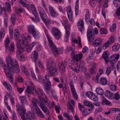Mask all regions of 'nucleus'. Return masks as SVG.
I'll list each match as a JSON object with an SVG mask.
<instances>
[{
  "label": "nucleus",
  "mask_w": 120,
  "mask_h": 120,
  "mask_svg": "<svg viewBox=\"0 0 120 120\" xmlns=\"http://www.w3.org/2000/svg\"><path fill=\"white\" fill-rule=\"evenodd\" d=\"M93 30L91 29H89L87 31V36L90 42H92L94 38V37L93 34L92 32Z\"/></svg>",
  "instance_id": "nucleus-16"
},
{
  "label": "nucleus",
  "mask_w": 120,
  "mask_h": 120,
  "mask_svg": "<svg viewBox=\"0 0 120 120\" xmlns=\"http://www.w3.org/2000/svg\"><path fill=\"white\" fill-rule=\"evenodd\" d=\"M107 30L105 28H101L100 29V32L101 34H106L107 33Z\"/></svg>",
  "instance_id": "nucleus-42"
},
{
  "label": "nucleus",
  "mask_w": 120,
  "mask_h": 120,
  "mask_svg": "<svg viewBox=\"0 0 120 120\" xmlns=\"http://www.w3.org/2000/svg\"><path fill=\"white\" fill-rule=\"evenodd\" d=\"M120 98V96L119 95V93L118 92H117L114 95H113V98L115 100H118Z\"/></svg>",
  "instance_id": "nucleus-50"
},
{
  "label": "nucleus",
  "mask_w": 120,
  "mask_h": 120,
  "mask_svg": "<svg viewBox=\"0 0 120 120\" xmlns=\"http://www.w3.org/2000/svg\"><path fill=\"white\" fill-rule=\"evenodd\" d=\"M111 44L108 41H106L103 45L102 46L103 49H106L108 47H109V45Z\"/></svg>",
  "instance_id": "nucleus-44"
},
{
  "label": "nucleus",
  "mask_w": 120,
  "mask_h": 120,
  "mask_svg": "<svg viewBox=\"0 0 120 120\" xmlns=\"http://www.w3.org/2000/svg\"><path fill=\"white\" fill-rule=\"evenodd\" d=\"M110 63H114L117 61L116 59H115L114 57H112V56L110 57Z\"/></svg>",
  "instance_id": "nucleus-52"
},
{
  "label": "nucleus",
  "mask_w": 120,
  "mask_h": 120,
  "mask_svg": "<svg viewBox=\"0 0 120 120\" xmlns=\"http://www.w3.org/2000/svg\"><path fill=\"white\" fill-rule=\"evenodd\" d=\"M102 104H105L109 105L110 104V102L106 100V99L104 98L102 100Z\"/></svg>",
  "instance_id": "nucleus-51"
},
{
  "label": "nucleus",
  "mask_w": 120,
  "mask_h": 120,
  "mask_svg": "<svg viewBox=\"0 0 120 120\" xmlns=\"http://www.w3.org/2000/svg\"><path fill=\"white\" fill-rule=\"evenodd\" d=\"M116 24L113 23L110 29V31L112 32H114L116 28Z\"/></svg>",
  "instance_id": "nucleus-48"
},
{
  "label": "nucleus",
  "mask_w": 120,
  "mask_h": 120,
  "mask_svg": "<svg viewBox=\"0 0 120 120\" xmlns=\"http://www.w3.org/2000/svg\"><path fill=\"white\" fill-rule=\"evenodd\" d=\"M83 103L85 105L90 108V109H93L94 106L92 102L87 100H85L84 101Z\"/></svg>",
  "instance_id": "nucleus-20"
},
{
  "label": "nucleus",
  "mask_w": 120,
  "mask_h": 120,
  "mask_svg": "<svg viewBox=\"0 0 120 120\" xmlns=\"http://www.w3.org/2000/svg\"><path fill=\"white\" fill-rule=\"evenodd\" d=\"M46 105L50 109H52L53 107L54 106V102H53L52 103L49 101L47 102V103Z\"/></svg>",
  "instance_id": "nucleus-47"
},
{
  "label": "nucleus",
  "mask_w": 120,
  "mask_h": 120,
  "mask_svg": "<svg viewBox=\"0 0 120 120\" xmlns=\"http://www.w3.org/2000/svg\"><path fill=\"white\" fill-rule=\"evenodd\" d=\"M22 70L23 72L27 76L28 75L30 74L28 72L27 68L23 66L22 67Z\"/></svg>",
  "instance_id": "nucleus-45"
},
{
  "label": "nucleus",
  "mask_w": 120,
  "mask_h": 120,
  "mask_svg": "<svg viewBox=\"0 0 120 120\" xmlns=\"http://www.w3.org/2000/svg\"><path fill=\"white\" fill-rule=\"evenodd\" d=\"M38 80L40 82H45L44 79L42 78V77L40 75H38Z\"/></svg>",
  "instance_id": "nucleus-59"
},
{
  "label": "nucleus",
  "mask_w": 120,
  "mask_h": 120,
  "mask_svg": "<svg viewBox=\"0 0 120 120\" xmlns=\"http://www.w3.org/2000/svg\"><path fill=\"white\" fill-rule=\"evenodd\" d=\"M26 37L22 36V38L18 41L16 44V56L18 60H22V58L24 57L22 52L24 51V48L28 44V40Z\"/></svg>",
  "instance_id": "nucleus-2"
},
{
  "label": "nucleus",
  "mask_w": 120,
  "mask_h": 120,
  "mask_svg": "<svg viewBox=\"0 0 120 120\" xmlns=\"http://www.w3.org/2000/svg\"><path fill=\"white\" fill-rule=\"evenodd\" d=\"M10 42L9 38L7 37L4 41V44L6 50H8L9 52L11 54L15 52V45L14 43H12L8 46Z\"/></svg>",
  "instance_id": "nucleus-7"
},
{
  "label": "nucleus",
  "mask_w": 120,
  "mask_h": 120,
  "mask_svg": "<svg viewBox=\"0 0 120 120\" xmlns=\"http://www.w3.org/2000/svg\"><path fill=\"white\" fill-rule=\"evenodd\" d=\"M35 111L36 113L39 117L41 118H45L44 115L39 108L36 110Z\"/></svg>",
  "instance_id": "nucleus-21"
},
{
  "label": "nucleus",
  "mask_w": 120,
  "mask_h": 120,
  "mask_svg": "<svg viewBox=\"0 0 120 120\" xmlns=\"http://www.w3.org/2000/svg\"><path fill=\"white\" fill-rule=\"evenodd\" d=\"M96 92L97 94L101 95H102L104 93V92L103 89L100 87H98L96 88Z\"/></svg>",
  "instance_id": "nucleus-34"
},
{
  "label": "nucleus",
  "mask_w": 120,
  "mask_h": 120,
  "mask_svg": "<svg viewBox=\"0 0 120 120\" xmlns=\"http://www.w3.org/2000/svg\"><path fill=\"white\" fill-rule=\"evenodd\" d=\"M47 39L49 43V47L51 48V50L53 52V53L56 56L59 54V51L56 46L54 44L52 40L50 38L48 35L47 36Z\"/></svg>",
  "instance_id": "nucleus-9"
},
{
  "label": "nucleus",
  "mask_w": 120,
  "mask_h": 120,
  "mask_svg": "<svg viewBox=\"0 0 120 120\" xmlns=\"http://www.w3.org/2000/svg\"><path fill=\"white\" fill-rule=\"evenodd\" d=\"M49 8L50 13L52 16L55 17L58 15V14L52 7H49Z\"/></svg>",
  "instance_id": "nucleus-19"
},
{
  "label": "nucleus",
  "mask_w": 120,
  "mask_h": 120,
  "mask_svg": "<svg viewBox=\"0 0 120 120\" xmlns=\"http://www.w3.org/2000/svg\"><path fill=\"white\" fill-rule=\"evenodd\" d=\"M116 15L118 16H120V6L117 9L116 12Z\"/></svg>",
  "instance_id": "nucleus-64"
},
{
  "label": "nucleus",
  "mask_w": 120,
  "mask_h": 120,
  "mask_svg": "<svg viewBox=\"0 0 120 120\" xmlns=\"http://www.w3.org/2000/svg\"><path fill=\"white\" fill-rule=\"evenodd\" d=\"M37 63L38 64V66L41 69L44 68V66L41 63V61L40 60L38 61Z\"/></svg>",
  "instance_id": "nucleus-56"
},
{
  "label": "nucleus",
  "mask_w": 120,
  "mask_h": 120,
  "mask_svg": "<svg viewBox=\"0 0 120 120\" xmlns=\"http://www.w3.org/2000/svg\"><path fill=\"white\" fill-rule=\"evenodd\" d=\"M34 88L32 86H28L26 90V93L29 94H33L34 92Z\"/></svg>",
  "instance_id": "nucleus-27"
},
{
  "label": "nucleus",
  "mask_w": 120,
  "mask_h": 120,
  "mask_svg": "<svg viewBox=\"0 0 120 120\" xmlns=\"http://www.w3.org/2000/svg\"><path fill=\"white\" fill-rule=\"evenodd\" d=\"M105 96L110 99H112L113 97V94L111 92L108 90H106L105 92Z\"/></svg>",
  "instance_id": "nucleus-23"
},
{
  "label": "nucleus",
  "mask_w": 120,
  "mask_h": 120,
  "mask_svg": "<svg viewBox=\"0 0 120 120\" xmlns=\"http://www.w3.org/2000/svg\"><path fill=\"white\" fill-rule=\"evenodd\" d=\"M27 30L28 33L32 34L34 38L36 39H39L40 37V33L36 31L33 25H30L28 26Z\"/></svg>",
  "instance_id": "nucleus-5"
},
{
  "label": "nucleus",
  "mask_w": 120,
  "mask_h": 120,
  "mask_svg": "<svg viewBox=\"0 0 120 120\" xmlns=\"http://www.w3.org/2000/svg\"><path fill=\"white\" fill-rule=\"evenodd\" d=\"M89 4L91 6L94 7L95 5V3L94 0H90L89 2Z\"/></svg>",
  "instance_id": "nucleus-57"
},
{
  "label": "nucleus",
  "mask_w": 120,
  "mask_h": 120,
  "mask_svg": "<svg viewBox=\"0 0 120 120\" xmlns=\"http://www.w3.org/2000/svg\"><path fill=\"white\" fill-rule=\"evenodd\" d=\"M109 54L108 52L105 51L102 55V57L104 59L106 63H108L109 62Z\"/></svg>",
  "instance_id": "nucleus-22"
},
{
  "label": "nucleus",
  "mask_w": 120,
  "mask_h": 120,
  "mask_svg": "<svg viewBox=\"0 0 120 120\" xmlns=\"http://www.w3.org/2000/svg\"><path fill=\"white\" fill-rule=\"evenodd\" d=\"M22 120H36V117L33 113L30 112H28L26 113V118L22 117Z\"/></svg>",
  "instance_id": "nucleus-10"
},
{
  "label": "nucleus",
  "mask_w": 120,
  "mask_h": 120,
  "mask_svg": "<svg viewBox=\"0 0 120 120\" xmlns=\"http://www.w3.org/2000/svg\"><path fill=\"white\" fill-rule=\"evenodd\" d=\"M19 99L22 104V105H27L28 102L27 98L25 96H21L19 97Z\"/></svg>",
  "instance_id": "nucleus-18"
},
{
  "label": "nucleus",
  "mask_w": 120,
  "mask_h": 120,
  "mask_svg": "<svg viewBox=\"0 0 120 120\" xmlns=\"http://www.w3.org/2000/svg\"><path fill=\"white\" fill-rule=\"evenodd\" d=\"M103 73V70L102 69H100L98 72L97 74L95 79V82L97 83H99L103 85H106L107 82L106 79L105 78L101 77L99 81H98L99 78Z\"/></svg>",
  "instance_id": "nucleus-6"
},
{
  "label": "nucleus",
  "mask_w": 120,
  "mask_h": 120,
  "mask_svg": "<svg viewBox=\"0 0 120 120\" xmlns=\"http://www.w3.org/2000/svg\"><path fill=\"white\" fill-rule=\"evenodd\" d=\"M14 38L15 40H18L19 35V33L18 30L17 29H15V30L14 34Z\"/></svg>",
  "instance_id": "nucleus-28"
},
{
  "label": "nucleus",
  "mask_w": 120,
  "mask_h": 120,
  "mask_svg": "<svg viewBox=\"0 0 120 120\" xmlns=\"http://www.w3.org/2000/svg\"><path fill=\"white\" fill-rule=\"evenodd\" d=\"M52 33L55 38L57 40L59 39L61 36V32L56 28L53 27L52 28Z\"/></svg>",
  "instance_id": "nucleus-11"
},
{
  "label": "nucleus",
  "mask_w": 120,
  "mask_h": 120,
  "mask_svg": "<svg viewBox=\"0 0 120 120\" xmlns=\"http://www.w3.org/2000/svg\"><path fill=\"white\" fill-rule=\"evenodd\" d=\"M47 68L51 75H54L57 74L55 63L53 59H50L47 61Z\"/></svg>",
  "instance_id": "nucleus-4"
},
{
  "label": "nucleus",
  "mask_w": 120,
  "mask_h": 120,
  "mask_svg": "<svg viewBox=\"0 0 120 120\" xmlns=\"http://www.w3.org/2000/svg\"><path fill=\"white\" fill-rule=\"evenodd\" d=\"M36 92L39 96V100L37 102L38 105L45 113H47V114H49V111L48 108L41 100L43 99V98L44 97H45L43 91L40 88H37V90L36 91Z\"/></svg>",
  "instance_id": "nucleus-3"
},
{
  "label": "nucleus",
  "mask_w": 120,
  "mask_h": 120,
  "mask_svg": "<svg viewBox=\"0 0 120 120\" xmlns=\"http://www.w3.org/2000/svg\"><path fill=\"white\" fill-rule=\"evenodd\" d=\"M102 40L100 38H98L95 40L94 42L93 45L95 46H99L102 43Z\"/></svg>",
  "instance_id": "nucleus-26"
},
{
  "label": "nucleus",
  "mask_w": 120,
  "mask_h": 120,
  "mask_svg": "<svg viewBox=\"0 0 120 120\" xmlns=\"http://www.w3.org/2000/svg\"><path fill=\"white\" fill-rule=\"evenodd\" d=\"M93 94V93L91 91L88 92L86 93V95L90 98V97H91V96Z\"/></svg>",
  "instance_id": "nucleus-62"
},
{
  "label": "nucleus",
  "mask_w": 120,
  "mask_h": 120,
  "mask_svg": "<svg viewBox=\"0 0 120 120\" xmlns=\"http://www.w3.org/2000/svg\"><path fill=\"white\" fill-rule=\"evenodd\" d=\"M16 18V17L15 15L14 14H12L11 15V21L13 25L15 23Z\"/></svg>",
  "instance_id": "nucleus-46"
},
{
  "label": "nucleus",
  "mask_w": 120,
  "mask_h": 120,
  "mask_svg": "<svg viewBox=\"0 0 120 120\" xmlns=\"http://www.w3.org/2000/svg\"><path fill=\"white\" fill-rule=\"evenodd\" d=\"M116 87L115 85H110L109 86V89L112 91H116Z\"/></svg>",
  "instance_id": "nucleus-49"
},
{
  "label": "nucleus",
  "mask_w": 120,
  "mask_h": 120,
  "mask_svg": "<svg viewBox=\"0 0 120 120\" xmlns=\"http://www.w3.org/2000/svg\"><path fill=\"white\" fill-rule=\"evenodd\" d=\"M51 85V82L50 81H47L46 84L45 90L46 91L50 90V87Z\"/></svg>",
  "instance_id": "nucleus-39"
},
{
  "label": "nucleus",
  "mask_w": 120,
  "mask_h": 120,
  "mask_svg": "<svg viewBox=\"0 0 120 120\" xmlns=\"http://www.w3.org/2000/svg\"><path fill=\"white\" fill-rule=\"evenodd\" d=\"M67 62L64 60L62 61L61 63L59 64V66H60V68L62 67L64 68H65L67 67Z\"/></svg>",
  "instance_id": "nucleus-30"
},
{
  "label": "nucleus",
  "mask_w": 120,
  "mask_h": 120,
  "mask_svg": "<svg viewBox=\"0 0 120 120\" xmlns=\"http://www.w3.org/2000/svg\"><path fill=\"white\" fill-rule=\"evenodd\" d=\"M90 99L93 101H96L97 99V96L94 95L93 93V94L92 95L91 97H90Z\"/></svg>",
  "instance_id": "nucleus-55"
},
{
  "label": "nucleus",
  "mask_w": 120,
  "mask_h": 120,
  "mask_svg": "<svg viewBox=\"0 0 120 120\" xmlns=\"http://www.w3.org/2000/svg\"><path fill=\"white\" fill-rule=\"evenodd\" d=\"M91 110L90 109H85L83 111L82 114L84 116H86L90 113V111Z\"/></svg>",
  "instance_id": "nucleus-36"
},
{
  "label": "nucleus",
  "mask_w": 120,
  "mask_h": 120,
  "mask_svg": "<svg viewBox=\"0 0 120 120\" xmlns=\"http://www.w3.org/2000/svg\"><path fill=\"white\" fill-rule=\"evenodd\" d=\"M17 11L20 13L22 12L24 14H26L25 10L22 8H19V9H17Z\"/></svg>",
  "instance_id": "nucleus-58"
},
{
  "label": "nucleus",
  "mask_w": 120,
  "mask_h": 120,
  "mask_svg": "<svg viewBox=\"0 0 120 120\" xmlns=\"http://www.w3.org/2000/svg\"><path fill=\"white\" fill-rule=\"evenodd\" d=\"M22 36L26 37V38L28 40V39H27V38H28L30 39L31 37L30 36V35L28 34H27V35L24 36V35L22 36ZM28 45L26 46V47H25V48H26L27 49V50L29 52L35 46L37 42L36 41H34L32 42V43L31 45H29V43L28 42Z\"/></svg>",
  "instance_id": "nucleus-13"
},
{
  "label": "nucleus",
  "mask_w": 120,
  "mask_h": 120,
  "mask_svg": "<svg viewBox=\"0 0 120 120\" xmlns=\"http://www.w3.org/2000/svg\"><path fill=\"white\" fill-rule=\"evenodd\" d=\"M61 22L62 23L64 26V27H65V25H69L67 23L68 22L67 19L66 17H62L61 18Z\"/></svg>",
  "instance_id": "nucleus-32"
},
{
  "label": "nucleus",
  "mask_w": 120,
  "mask_h": 120,
  "mask_svg": "<svg viewBox=\"0 0 120 120\" xmlns=\"http://www.w3.org/2000/svg\"><path fill=\"white\" fill-rule=\"evenodd\" d=\"M72 69L74 71L77 73H79L80 71V67L76 64L75 65L74 67V68L73 67Z\"/></svg>",
  "instance_id": "nucleus-37"
},
{
  "label": "nucleus",
  "mask_w": 120,
  "mask_h": 120,
  "mask_svg": "<svg viewBox=\"0 0 120 120\" xmlns=\"http://www.w3.org/2000/svg\"><path fill=\"white\" fill-rule=\"evenodd\" d=\"M66 11L68 17L69 19L72 22L73 21V13L72 11L71 7L68 6L67 8Z\"/></svg>",
  "instance_id": "nucleus-15"
},
{
  "label": "nucleus",
  "mask_w": 120,
  "mask_h": 120,
  "mask_svg": "<svg viewBox=\"0 0 120 120\" xmlns=\"http://www.w3.org/2000/svg\"><path fill=\"white\" fill-rule=\"evenodd\" d=\"M6 59L7 66L1 58H0V64L2 67H4V71L7 78L12 83V73H18L20 69L17 61L15 60H13L11 56H7Z\"/></svg>",
  "instance_id": "nucleus-1"
},
{
  "label": "nucleus",
  "mask_w": 120,
  "mask_h": 120,
  "mask_svg": "<svg viewBox=\"0 0 120 120\" xmlns=\"http://www.w3.org/2000/svg\"><path fill=\"white\" fill-rule=\"evenodd\" d=\"M67 51L68 52H71L70 54L72 56V57L74 55H75L74 54L76 52L75 50L72 49V48H71L69 49H67Z\"/></svg>",
  "instance_id": "nucleus-41"
},
{
  "label": "nucleus",
  "mask_w": 120,
  "mask_h": 120,
  "mask_svg": "<svg viewBox=\"0 0 120 120\" xmlns=\"http://www.w3.org/2000/svg\"><path fill=\"white\" fill-rule=\"evenodd\" d=\"M120 47V45L118 43H116L112 47V50L114 51H116L118 50Z\"/></svg>",
  "instance_id": "nucleus-31"
},
{
  "label": "nucleus",
  "mask_w": 120,
  "mask_h": 120,
  "mask_svg": "<svg viewBox=\"0 0 120 120\" xmlns=\"http://www.w3.org/2000/svg\"><path fill=\"white\" fill-rule=\"evenodd\" d=\"M16 109L17 112L19 114H20L21 115H23L26 113V109L25 107H24L22 105L19 106V104H17Z\"/></svg>",
  "instance_id": "nucleus-14"
},
{
  "label": "nucleus",
  "mask_w": 120,
  "mask_h": 120,
  "mask_svg": "<svg viewBox=\"0 0 120 120\" xmlns=\"http://www.w3.org/2000/svg\"><path fill=\"white\" fill-rule=\"evenodd\" d=\"M38 56V53L37 50H35L32 53L31 57L32 60L36 62Z\"/></svg>",
  "instance_id": "nucleus-17"
},
{
  "label": "nucleus",
  "mask_w": 120,
  "mask_h": 120,
  "mask_svg": "<svg viewBox=\"0 0 120 120\" xmlns=\"http://www.w3.org/2000/svg\"><path fill=\"white\" fill-rule=\"evenodd\" d=\"M79 0H77L76 2L75 10V15L76 16H77L78 15L79 11Z\"/></svg>",
  "instance_id": "nucleus-33"
},
{
  "label": "nucleus",
  "mask_w": 120,
  "mask_h": 120,
  "mask_svg": "<svg viewBox=\"0 0 120 120\" xmlns=\"http://www.w3.org/2000/svg\"><path fill=\"white\" fill-rule=\"evenodd\" d=\"M65 27L64 28L65 29L66 31V35L69 36L70 32V25H65Z\"/></svg>",
  "instance_id": "nucleus-29"
},
{
  "label": "nucleus",
  "mask_w": 120,
  "mask_h": 120,
  "mask_svg": "<svg viewBox=\"0 0 120 120\" xmlns=\"http://www.w3.org/2000/svg\"><path fill=\"white\" fill-rule=\"evenodd\" d=\"M3 84L5 86V87L7 88V90L10 92V93H11L12 91V90L11 89L12 88L11 86L9 84V83H7L5 81H4L3 83Z\"/></svg>",
  "instance_id": "nucleus-25"
},
{
  "label": "nucleus",
  "mask_w": 120,
  "mask_h": 120,
  "mask_svg": "<svg viewBox=\"0 0 120 120\" xmlns=\"http://www.w3.org/2000/svg\"><path fill=\"white\" fill-rule=\"evenodd\" d=\"M114 38L113 36H111L107 41L111 44L113 43L114 42Z\"/></svg>",
  "instance_id": "nucleus-54"
},
{
  "label": "nucleus",
  "mask_w": 120,
  "mask_h": 120,
  "mask_svg": "<svg viewBox=\"0 0 120 120\" xmlns=\"http://www.w3.org/2000/svg\"><path fill=\"white\" fill-rule=\"evenodd\" d=\"M6 6L8 12L10 13L11 11V6L8 2H6Z\"/></svg>",
  "instance_id": "nucleus-43"
},
{
  "label": "nucleus",
  "mask_w": 120,
  "mask_h": 120,
  "mask_svg": "<svg viewBox=\"0 0 120 120\" xmlns=\"http://www.w3.org/2000/svg\"><path fill=\"white\" fill-rule=\"evenodd\" d=\"M33 14L35 17V19H34L32 18V19L35 22H39V18L37 13V12L34 13Z\"/></svg>",
  "instance_id": "nucleus-35"
},
{
  "label": "nucleus",
  "mask_w": 120,
  "mask_h": 120,
  "mask_svg": "<svg viewBox=\"0 0 120 120\" xmlns=\"http://www.w3.org/2000/svg\"><path fill=\"white\" fill-rule=\"evenodd\" d=\"M111 68L110 67H108L107 68L106 70V73L107 75H109L111 72Z\"/></svg>",
  "instance_id": "nucleus-60"
},
{
  "label": "nucleus",
  "mask_w": 120,
  "mask_h": 120,
  "mask_svg": "<svg viewBox=\"0 0 120 120\" xmlns=\"http://www.w3.org/2000/svg\"><path fill=\"white\" fill-rule=\"evenodd\" d=\"M82 56V53L74 55L73 57V58L75 60L78 61L81 59Z\"/></svg>",
  "instance_id": "nucleus-24"
},
{
  "label": "nucleus",
  "mask_w": 120,
  "mask_h": 120,
  "mask_svg": "<svg viewBox=\"0 0 120 120\" xmlns=\"http://www.w3.org/2000/svg\"><path fill=\"white\" fill-rule=\"evenodd\" d=\"M32 102L33 106L34 107L35 110L39 108V107L37 105L36 100L35 99H34L32 100Z\"/></svg>",
  "instance_id": "nucleus-40"
},
{
  "label": "nucleus",
  "mask_w": 120,
  "mask_h": 120,
  "mask_svg": "<svg viewBox=\"0 0 120 120\" xmlns=\"http://www.w3.org/2000/svg\"><path fill=\"white\" fill-rule=\"evenodd\" d=\"M23 88H19L18 87L17 88V90L20 94H21L23 90Z\"/></svg>",
  "instance_id": "nucleus-63"
},
{
  "label": "nucleus",
  "mask_w": 120,
  "mask_h": 120,
  "mask_svg": "<svg viewBox=\"0 0 120 120\" xmlns=\"http://www.w3.org/2000/svg\"><path fill=\"white\" fill-rule=\"evenodd\" d=\"M86 12L85 15V19L86 21H89L90 19L89 11L88 9H86Z\"/></svg>",
  "instance_id": "nucleus-38"
},
{
  "label": "nucleus",
  "mask_w": 120,
  "mask_h": 120,
  "mask_svg": "<svg viewBox=\"0 0 120 120\" xmlns=\"http://www.w3.org/2000/svg\"><path fill=\"white\" fill-rule=\"evenodd\" d=\"M69 86L71 90V93L73 97L75 99H77L78 98V95L74 88L73 82L71 81L70 82Z\"/></svg>",
  "instance_id": "nucleus-12"
},
{
  "label": "nucleus",
  "mask_w": 120,
  "mask_h": 120,
  "mask_svg": "<svg viewBox=\"0 0 120 120\" xmlns=\"http://www.w3.org/2000/svg\"><path fill=\"white\" fill-rule=\"evenodd\" d=\"M83 22L82 19H80L78 22L77 23L78 26H84Z\"/></svg>",
  "instance_id": "nucleus-61"
},
{
  "label": "nucleus",
  "mask_w": 120,
  "mask_h": 120,
  "mask_svg": "<svg viewBox=\"0 0 120 120\" xmlns=\"http://www.w3.org/2000/svg\"><path fill=\"white\" fill-rule=\"evenodd\" d=\"M38 10L42 20L46 23H49L50 22L51 19L47 18L45 12L41 7H39Z\"/></svg>",
  "instance_id": "nucleus-8"
},
{
  "label": "nucleus",
  "mask_w": 120,
  "mask_h": 120,
  "mask_svg": "<svg viewBox=\"0 0 120 120\" xmlns=\"http://www.w3.org/2000/svg\"><path fill=\"white\" fill-rule=\"evenodd\" d=\"M30 7L33 13H35L37 12L36 11L34 5L33 4H31Z\"/></svg>",
  "instance_id": "nucleus-53"
}]
</instances>
